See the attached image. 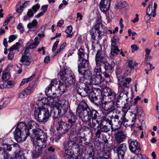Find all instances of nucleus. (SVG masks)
<instances>
[{
  "mask_svg": "<svg viewBox=\"0 0 159 159\" xmlns=\"http://www.w3.org/2000/svg\"><path fill=\"white\" fill-rule=\"evenodd\" d=\"M67 72L66 70H61L59 72L58 75L60 77L61 80H62L63 81H65L66 80V76L68 75V71Z\"/></svg>",
  "mask_w": 159,
  "mask_h": 159,
  "instance_id": "72a5a7b5",
  "label": "nucleus"
},
{
  "mask_svg": "<svg viewBox=\"0 0 159 159\" xmlns=\"http://www.w3.org/2000/svg\"><path fill=\"white\" fill-rule=\"evenodd\" d=\"M103 64H104V67L105 71L107 72H111L115 66V63L113 61L111 62L110 64L106 61Z\"/></svg>",
  "mask_w": 159,
  "mask_h": 159,
  "instance_id": "cd10ccee",
  "label": "nucleus"
},
{
  "mask_svg": "<svg viewBox=\"0 0 159 159\" xmlns=\"http://www.w3.org/2000/svg\"><path fill=\"white\" fill-rule=\"evenodd\" d=\"M102 120L100 119L96 118L92 119V123L91 124V127L94 128L96 126V125L98 124V125L97 126V128H98L99 127L100 124H101V123H102Z\"/></svg>",
  "mask_w": 159,
  "mask_h": 159,
  "instance_id": "79ce46f5",
  "label": "nucleus"
},
{
  "mask_svg": "<svg viewBox=\"0 0 159 159\" xmlns=\"http://www.w3.org/2000/svg\"><path fill=\"white\" fill-rule=\"evenodd\" d=\"M52 87L51 85H49L45 89V93L48 97H56L57 96L55 93L52 92L51 89Z\"/></svg>",
  "mask_w": 159,
  "mask_h": 159,
  "instance_id": "7c9ffc66",
  "label": "nucleus"
},
{
  "mask_svg": "<svg viewBox=\"0 0 159 159\" xmlns=\"http://www.w3.org/2000/svg\"><path fill=\"white\" fill-rule=\"evenodd\" d=\"M27 126H25V124L23 122H20L19 123L16 127V129H20L21 130L25 131Z\"/></svg>",
  "mask_w": 159,
  "mask_h": 159,
  "instance_id": "c03bdc74",
  "label": "nucleus"
},
{
  "mask_svg": "<svg viewBox=\"0 0 159 159\" xmlns=\"http://www.w3.org/2000/svg\"><path fill=\"white\" fill-rule=\"evenodd\" d=\"M119 51L118 46L111 44V54L113 56H115L118 54V52Z\"/></svg>",
  "mask_w": 159,
  "mask_h": 159,
  "instance_id": "e433bc0d",
  "label": "nucleus"
},
{
  "mask_svg": "<svg viewBox=\"0 0 159 159\" xmlns=\"http://www.w3.org/2000/svg\"><path fill=\"white\" fill-rule=\"evenodd\" d=\"M4 148H3L4 151V154L7 155V158L8 159L9 158V155L6 150L8 151H11L12 148H14L15 150L14 152L15 153V158L16 159H25V157L23 154L22 152H21L20 150V146L16 143L13 145L9 144H4Z\"/></svg>",
  "mask_w": 159,
  "mask_h": 159,
  "instance_id": "20e7f679",
  "label": "nucleus"
},
{
  "mask_svg": "<svg viewBox=\"0 0 159 159\" xmlns=\"http://www.w3.org/2000/svg\"><path fill=\"white\" fill-rule=\"evenodd\" d=\"M115 101H107L104 103L102 104V107L106 111H107L111 109L114 105Z\"/></svg>",
  "mask_w": 159,
  "mask_h": 159,
  "instance_id": "c85d7f7f",
  "label": "nucleus"
},
{
  "mask_svg": "<svg viewBox=\"0 0 159 159\" xmlns=\"http://www.w3.org/2000/svg\"><path fill=\"white\" fill-rule=\"evenodd\" d=\"M14 86V82L13 81L9 80L7 83L6 87L7 88H12Z\"/></svg>",
  "mask_w": 159,
  "mask_h": 159,
  "instance_id": "13d9d810",
  "label": "nucleus"
},
{
  "mask_svg": "<svg viewBox=\"0 0 159 159\" xmlns=\"http://www.w3.org/2000/svg\"><path fill=\"white\" fill-rule=\"evenodd\" d=\"M127 149V144L123 143L120 145V155L121 159H124V155Z\"/></svg>",
  "mask_w": 159,
  "mask_h": 159,
  "instance_id": "2f4dec72",
  "label": "nucleus"
},
{
  "mask_svg": "<svg viewBox=\"0 0 159 159\" xmlns=\"http://www.w3.org/2000/svg\"><path fill=\"white\" fill-rule=\"evenodd\" d=\"M84 86H80L77 90V92L78 94L81 96L85 97L89 95L93 91L92 86L89 84L88 85L84 84Z\"/></svg>",
  "mask_w": 159,
  "mask_h": 159,
  "instance_id": "9b49d317",
  "label": "nucleus"
},
{
  "mask_svg": "<svg viewBox=\"0 0 159 159\" xmlns=\"http://www.w3.org/2000/svg\"><path fill=\"white\" fill-rule=\"evenodd\" d=\"M29 49H27L26 46H25V48L23 49L21 52V53L23 56L27 55L29 53Z\"/></svg>",
  "mask_w": 159,
  "mask_h": 159,
  "instance_id": "e2e57ef3",
  "label": "nucleus"
},
{
  "mask_svg": "<svg viewBox=\"0 0 159 159\" xmlns=\"http://www.w3.org/2000/svg\"><path fill=\"white\" fill-rule=\"evenodd\" d=\"M31 132V133L30 132V134H28V136H30L32 140L33 141H35V140L37 139L40 138V137L43 135H47L46 133L39 128L33 129Z\"/></svg>",
  "mask_w": 159,
  "mask_h": 159,
  "instance_id": "4468645a",
  "label": "nucleus"
},
{
  "mask_svg": "<svg viewBox=\"0 0 159 159\" xmlns=\"http://www.w3.org/2000/svg\"><path fill=\"white\" fill-rule=\"evenodd\" d=\"M24 8L23 6L17 5L16 6V11L20 14L21 11L23 10Z\"/></svg>",
  "mask_w": 159,
  "mask_h": 159,
  "instance_id": "69168bd1",
  "label": "nucleus"
},
{
  "mask_svg": "<svg viewBox=\"0 0 159 159\" xmlns=\"http://www.w3.org/2000/svg\"><path fill=\"white\" fill-rule=\"evenodd\" d=\"M58 88L59 89L61 92L64 93L65 92L66 90V85L63 84H59L58 86Z\"/></svg>",
  "mask_w": 159,
  "mask_h": 159,
  "instance_id": "6e6d98bb",
  "label": "nucleus"
},
{
  "mask_svg": "<svg viewBox=\"0 0 159 159\" xmlns=\"http://www.w3.org/2000/svg\"><path fill=\"white\" fill-rule=\"evenodd\" d=\"M37 105L39 107L42 106L41 107H43L44 105H48V98H43L41 99H39L36 102Z\"/></svg>",
  "mask_w": 159,
  "mask_h": 159,
  "instance_id": "473e14b6",
  "label": "nucleus"
},
{
  "mask_svg": "<svg viewBox=\"0 0 159 159\" xmlns=\"http://www.w3.org/2000/svg\"><path fill=\"white\" fill-rule=\"evenodd\" d=\"M10 78V74L8 72L4 73L2 76V79L5 81L8 80Z\"/></svg>",
  "mask_w": 159,
  "mask_h": 159,
  "instance_id": "603ef678",
  "label": "nucleus"
},
{
  "mask_svg": "<svg viewBox=\"0 0 159 159\" xmlns=\"http://www.w3.org/2000/svg\"><path fill=\"white\" fill-rule=\"evenodd\" d=\"M111 3L101 0L99 4L100 10L103 13H106L110 7Z\"/></svg>",
  "mask_w": 159,
  "mask_h": 159,
  "instance_id": "b1692460",
  "label": "nucleus"
},
{
  "mask_svg": "<svg viewBox=\"0 0 159 159\" xmlns=\"http://www.w3.org/2000/svg\"><path fill=\"white\" fill-rule=\"evenodd\" d=\"M20 45L19 42H17L15 44L13 45L12 47L8 49L9 51L12 52L14 50L17 49L18 48V46Z\"/></svg>",
  "mask_w": 159,
  "mask_h": 159,
  "instance_id": "864d4df0",
  "label": "nucleus"
},
{
  "mask_svg": "<svg viewBox=\"0 0 159 159\" xmlns=\"http://www.w3.org/2000/svg\"><path fill=\"white\" fill-rule=\"evenodd\" d=\"M126 137V135L123 132L120 131V142L123 141Z\"/></svg>",
  "mask_w": 159,
  "mask_h": 159,
  "instance_id": "052dcab7",
  "label": "nucleus"
},
{
  "mask_svg": "<svg viewBox=\"0 0 159 159\" xmlns=\"http://www.w3.org/2000/svg\"><path fill=\"white\" fill-rule=\"evenodd\" d=\"M105 92V96L107 98V101H114L116 97V94L115 92L111 90L108 87H106L104 89Z\"/></svg>",
  "mask_w": 159,
  "mask_h": 159,
  "instance_id": "a211bd4d",
  "label": "nucleus"
},
{
  "mask_svg": "<svg viewBox=\"0 0 159 159\" xmlns=\"http://www.w3.org/2000/svg\"><path fill=\"white\" fill-rule=\"evenodd\" d=\"M14 133L15 138L18 143L25 141L29 134L28 132L21 130L19 129H16Z\"/></svg>",
  "mask_w": 159,
  "mask_h": 159,
  "instance_id": "1a4fd4ad",
  "label": "nucleus"
},
{
  "mask_svg": "<svg viewBox=\"0 0 159 159\" xmlns=\"http://www.w3.org/2000/svg\"><path fill=\"white\" fill-rule=\"evenodd\" d=\"M4 151L3 148L0 147V159H8L7 154V155H5Z\"/></svg>",
  "mask_w": 159,
  "mask_h": 159,
  "instance_id": "09e8293b",
  "label": "nucleus"
},
{
  "mask_svg": "<svg viewBox=\"0 0 159 159\" xmlns=\"http://www.w3.org/2000/svg\"><path fill=\"white\" fill-rule=\"evenodd\" d=\"M105 92H104V89H103V91L101 93V96L100 97V100L101 102L102 103V104L103 103H104L106 102L107 101V98H106V96H105Z\"/></svg>",
  "mask_w": 159,
  "mask_h": 159,
  "instance_id": "de8ad7c7",
  "label": "nucleus"
},
{
  "mask_svg": "<svg viewBox=\"0 0 159 159\" xmlns=\"http://www.w3.org/2000/svg\"><path fill=\"white\" fill-rule=\"evenodd\" d=\"M69 107L70 106L68 101L65 100L64 103H63L61 107H59V109H61L62 112H63V113L64 115L66 112H67V111Z\"/></svg>",
  "mask_w": 159,
  "mask_h": 159,
  "instance_id": "f704fd0d",
  "label": "nucleus"
},
{
  "mask_svg": "<svg viewBox=\"0 0 159 159\" xmlns=\"http://www.w3.org/2000/svg\"><path fill=\"white\" fill-rule=\"evenodd\" d=\"M32 41L30 40L26 44L27 49H33L36 48L37 46L39 44V42H34L32 43Z\"/></svg>",
  "mask_w": 159,
  "mask_h": 159,
  "instance_id": "4c0bfd02",
  "label": "nucleus"
},
{
  "mask_svg": "<svg viewBox=\"0 0 159 159\" xmlns=\"http://www.w3.org/2000/svg\"><path fill=\"white\" fill-rule=\"evenodd\" d=\"M151 3L148 6V9L147 10L146 15H152V2H151Z\"/></svg>",
  "mask_w": 159,
  "mask_h": 159,
  "instance_id": "4d7b16f0",
  "label": "nucleus"
},
{
  "mask_svg": "<svg viewBox=\"0 0 159 159\" xmlns=\"http://www.w3.org/2000/svg\"><path fill=\"white\" fill-rule=\"evenodd\" d=\"M63 113L59 109V107H55L51 111L50 116H52L54 120L61 117L62 120H63L62 118H65V117L63 116L64 115Z\"/></svg>",
  "mask_w": 159,
  "mask_h": 159,
  "instance_id": "dca6fc26",
  "label": "nucleus"
},
{
  "mask_svg": "<svg viewBox=\"0 0 159 159\" xmlns=\"http://www.w3.org/2000/svg\"><path fill=\"white\" fill-rule=\"evenodd\" d=\"M34 89V87L31 86H28L25 90L28 94H29L33 92Z\"/></svg>",
  "mask_w": 159,
  "mask_h": 159,
  "instance_id": "5fc2aeb1",
  "label": "nucleus"
},
{
  "mask_svg": "<svg viewBox=\"0 0 159 159\" xmlns=\"http://www.w3.org/2000/svg\"><path fill=\"white\" fill-rule=\"evenodd\" d=\"M129 148L130 151L138 155L139 154V152L141 148L140 147V143L136 140H129L128 141Z\"/></svg>",
  "mask_w": 159,
  "mask_h": 159,
  "instance_id": "9d476101",
  "label": "nucleus"
},
{
  "mask_svg": "<svg viewBox=\"0 0 159 159\" xmlns=\"http://www.w3.org/2000/svg\"><path fill=\"white\" fill-rule=\"evenodd\" d=\"M73 142L72 140H69L67 143H64L63 145V153L72 151V144Z\"/></svg>",
  "mask_w": 159,
  "mask_h": 159,
  "instance_id": "a878e982",
  "label": "nucleus"
},
{
  "mask_svg": "<svg viewBox=\"0 0 159 159\" xmlns=\"http://www.w3.org/2000/svg\"><path fill=\"white\" fill-rule=\"evenodd\" d=\"M128 4L126 2L122 1L120 2V8H124L126 7Z\"/></svg>",
  "mask_w": 159,
  "mask_h": 159,
  "instance_id": "338daca9",
  "label": "nucleus"
},
{
  "mask_svg": "<svg viewBox=\"0 0 159 159\" xmlns=\"http://www.w3.org/2000/svg\"><path fill=\"white\" fill-rule=\"evenodd\" d=\"M28 94L27 93L26 91L25 90L22 91L19 94V97L21 98H26L27 97Z\"/></svg>",
  "mask_w": 159,
  "mask_h": 159,
  "instance_id": "680f3d73",
  "label": "nucleus"
},
{
  "mask_svg": "<svg viewBox=\"0 0 159 159\" xmlns=\"http://www.w3.org/2000/svg\"><path fill=\"white\" fill-rule=\"evenodd\" d=\"M37 125L36 123L34 121H29L27 125V128L26 129L25 132H28L29 134H30V130L31 129H34V127H36Z\"/></svg>",
  "mask_w": 159,
  "mask_h": 159,
  "instance_id": "c9c22d12",
  "label": "nucleus"
},
{
  "mask_svg": "<svg viewBox=\"0 0 159 159\" xmlns=\"http://www.w3.org/2000/svg\"><path fill=\"white\" fill-rule=\"evenodd\" d=\"M127 63L128 66L131 69L134 68V66L133 65V61L132 60H128Z\"/></svg>",
  "mask_w": 159,
  "mask_h": 159,
  "instance_id": "774afa93",
  "label": "nucleus"
},
{
  "mask_svg": "<svg viewBox=\"0 0 159 159\" xmlns=\"http://www.w3.org/2000/svg\"><path fill=\"white\" fill-rule=\"evenodd\" d=\"M71 127L67 123L63 121H58L56 129L58 134L61 135H62L66 133Z\"/></svg>",
  "mask_w": 159,
  "mask_h": 159,
  "instance_id": "ddd939ff",
  "label": "nucleus"
},
{
  "mask_svg": "<svg viewBox=\"0 0 159 159\" xmlns=\"http://www.w3.org/2000/svg\"><path fill=\"white\" fill-rule=\"evenodd\" d=\"M84 140V136H81L80 135V133L77 136L73 137V139L72 141H74L75 142H76L78 143H82L83 140Z\"/></svg>",
  "mask_w": 159,
  "mask_h": 159,
  "instance_id": "a19ab883",
  "label": "nucleus"
},
{
  "mask_svg": "<svg viewBox=\"0 0 159 159\" xmlns=\"http://www.w3.org/2000/svg\"><path fill=\"white\" fill-rule=\"evenodd\" d=\"M47 135H43L40 137V138L37 139L35 140V141L33 142L36 143L37 147L42 148H45L47 145Z\"/></svg>",
  "mask_w": 159,
  "mask_h": 159,
  "instance_id": "6ab92c4d",
  "label": "nucleus"
},
{
  "mask_svg": "<svg viewBox=\"0 0 159 159\" xmlns=\"http://www.w3.org/2000/svg\"><path fill=\"white\" fill-rule=\"evenodd\" d=\"M43 150L40 147H36L34 148L32 152L33 157L35 158L39 157L42 154Z\"/></svg>",
  "mask_w": 159,
  "mask_h": 159,
  "instance_id": "c756f323",
  "label": "nucleus"
},
{
  "mask_svg": "<svg viewBox=\"0 0 159 159\" xmlns=\"http://www.w3.org/2000/svg\"><path fill=\"white\" fill-rule=\"evenodd\" d=\"M89 108L84 100H82L78 104L76 110V115L81 119L84 115V111Z\"/></svg>",
  "mask_w": 159,
  "mask_h": 159,
  "instance_id": "f8f14e48",
  "label": "nucleus"
},
{
  "mask_svg": "<svg viewBox=\"0 0 159 159\" xmlns=\"http://www.w3.org/2000/svg\"><path fill=\"white\" fill-rule=\"evenodd\" d=\"M20 61L25 65L29 66L30 63L31 61L29 56H23L22 57Z\"/></svg>",
  "mask_w": 159,
  "mask_h": 159,
  "instance_id": "58836bf2",
  "label": "nucleus"
},
{
  "mask_svg": "<svg viewBox=\"0 0 159 159\" xmlns=\"http://www.w3.org/2000/svg\"><path fill=\"white\" fill-rule=\"evenodd\" d=\"M129 107L130 106L128 105V103H125L124 106L122 109V111H121V112H120V113L122 114V117L121 118V120H122L121 123V125L123 124L124 125H125V124L124 123H125L127 121V120L125 118V116L129 108H127V107Z\"/></svg>",
  "mask_w": 159,
  "mask_h": 159,
  "instance_id": "4be33fe9",
  "label": "nucleus"
},
{
  "mask_svg": "<svg viewBox=\"0 0 159 159\" xmlns=\"http://www.w3.org/2000/svg\"><path fill=\"white\" fill-rule=\"evenodd\" d=\"M119 116L115 115L112 119L113 121L109 120V124L111 125V132L114 134V147L113 151L117 153L118 158H119Z\"/></svg>",
  "mask_w": 159,
  "mask_h": 159,
  "instance_id": "f257e3e1",
  "label": "nucleus"
},
{
  "mask_svg": "<svg viewBox=\"0 0 159 159\" xmlns=\"http://www.w3.org/2000/svg\"><path fill=\"white\" fill-rule=\"evenodd\" d=\"M75 79L74 73L71 71H68V75L66 76V80L64 81L65 83L67 82L68 84L71 85L74 84L75 83Z\"/></svg>",
  "mask_w": 159,
  "mask_h": 159,
  "instance_id": "5701e85b",
  "label": "nucleus"
},
{
  "mask_svg": "<svg viewBox=\"0 0 159 159\" xmlns=\"http://www.w3.org/2000/svg\"><path fill=\"white\" fill-rule=\"evenodd\" d=\"M73 142L72 148L74 149L75 152H76L77 153H79L80 151V148L79 144L76 142H75L74 141Z\"/></svg>",
  "mask_w": 159,
  "mask_h": 159,
  "instance_id": "37998d69",
  "label": "nucleus"
},
{
  "mask_svg": "<svg viewBox=\"0 0 159 159\" xmlns=\"http://www.w3.org/2000/svg\"><path fill=\"white\" fill-rule=\"evenodd\" d=\"M94 69L93 76L101 75L100 73L102 71V68L101 66H96Z\"/></svg>",
  "mask_w": 159,
  "mask_h": 159,
  "instance_id": "49530a36",
  "label": "nucleus"
},
{
  "mask_svg": "<svg viewBox=\"0 0 159 159\" xmlns=\"http://www.w3.org/2000/svg\"><path fill=\"white\" fill-rule=\"evenodd\" d=\"M107 55L101 49H98L95 55V61L96 66H101L106 62Z\"/></svg>",
  "mask_w": 159,
  "mask_h": 159,
  "instance_id": "0eeeda50",
  "label": "nucleus"
},
{
  "mask_svg": "<svg viewBox=\"0 0 159 159\" xmlns=\"http://www.w3.org/2000/svg\"><path fill=\"white\" fill-rule=\"evenodd\" d=\"M78 57V61L80 62L78 64V69L80 72L82 71H84L85 70L84 68H86L88 66L89 61L88 60L89 54L84 53L83 49L80 48L77 52Z\"/></svg>",
  "mask_w": 159,
  "mask_h": 159,
  "instance_id": "f03ea898",
  "label": "nucleus"
},
{
  "mask_svg": "<svg viewBox=\"0 0 159 159\" xmlns=\"http://www.w3.org/2000/svg\"><path fill=\"white\" fill-rule=\"evenodd\" d=\"M63 153L65 159H77L79 157V155L75 156L72 151Z\"/></svg>",
  "mask_w": 159,
  "mask_h": 159,
  "instance_id": "bb28decb",
  "label": "nucleus"
},
{
  "mask_svg": "<svg viewBox=\"0 0 159 159\" xmlns=\"http://www.w3.org/2000/svg\"><path fill=\"white\" fill-rule=\"evenodd\" d=\"M119 43V39L116 35H114L111 39V44L117 45Z\"/></svg>",
  "mask_w": 159,
  "mask_h": 159,
  "instance_id": "a18cd8bd",
  "label": "nucleus"
},
{
  "mask_svg": "<svg viewBox=\"0 0 159 159\" xmlns=\"http://www.w3.org/2000/svg\"><path fill=\"white\" fill-rule=\"evenodd\" d=\"M66 115L67 116L66 118L67 120L68 124L72 127H74V126L76 125V127H75L76 131L80 130L81 129L82 126L79 124L76 125V121L77 118L74 113L71 111H69L67 112Z\"/></svg>",
  "mask_w": 159,
  "mask_h": 159,
  "instance_id": "423d86ee",
  "label": "nucleus"
},
{
  "mask_svg": "<svg viewBox=\"0 0 159 159\" xmlns=\"http://www.w3.org/2000/svg\"><path fill=\"white\" fill-rule=\"evenodd\" d=\"M102 26V24L98 23L93 26L90 31V34L92 38L94 40L95 39V37L97 36L100 38L101 36L100 34L102 32L99 29L100 26Z\"/></svg>",
  "mask_w": 159,
  "mask_h": 159,
  "instance_id": "2eb2a0df",
  "label": "nucleus"
},
{
  "mask_svg": "<svg viewBox=\"0 0 159 159\" xmlns=\"http://www.w3.org/2000/svg\"><path fill=\"white\" fill-rule=\"evenodd\" d=\"M127 83L125 82L122 84L123 87L120 86V98H124L127 101L129 99L128 97V90L129 88L126 87Z\"/></svg>",
  "mask_w": 159,
  "mask_h": 159,
  "instance_id": "f3484780",
  "label": "nucleus"
},
{
  "mask_svg": "<svg viewBox=\"0 0 159 159\" xmlns=\"http://www.w3.org/2000/svg\"><path fill=\"white\" fill-rule=\"evenodd\" d=\"M84 115L81 120L83 122L88 123H91V118L92 119L97 118V117L99 115L97 111L95 110H91L90 108L84 111Z\"/></svg>",
  "mask_w": 159,
  "mask_h": 159,
  "instance_id": "39448f33",
  "label": "nucleus"
},
{
  "mask_svg": "<svg viewBox=\"0 0 159 159\" xmlns=\"http://www.w3.org/2000/svg\"><path fill=\"white\" fill-rule=\"evenodd\" d=\"M54 97H48V105H52L54 104V99L53 98Z\"/></svg>",
  "mask_w": 159,
  "mask_h": 159,
  "instance_id": "0e129e2a",
  "label": "nucleus"
},
{
  "mask_svg": "<svg viewBox=\"0 0 159 159\" xmlns=\"http://www.w3.org/2000/svg\"><path fill=\"white\" fill-rule=\"evenodd\" d=\"M98 128L100 129H98L95 133L96 137L98 138L100 137L101 132L107 133L110 130V129L108 128L107 125H104L102 123H101Z\"/></svg>",
  "mask_w": 159,
  "mask_h": 159,
  "instance_id": "412c9836",
  "label": "nucleus"
},
{
  "mask_svg": "<svg viewBox=\"0 0 159 159\" xmlns=\"http://www.w3.org/2000/svg\"><path fill=\"white\" fill-rule=\"evenodd\" d=\"M72 30V27L71 25L68 26L67 29L66 30V33L68 34L66 35L67 37H71L72 34H71Z\"/></svg>",
  "mask_w": 159,
  "mask_h": 159,
  "instance_id": "8fccbe9b",
  "label": "nucleus"
},
{
  "mask_svg": "<svg viewBox=\"0 0 159 159\" xmlns=\"http://www.w3.org/2000/svg\"><path fill=\"white\" fill-rule=\"evenodd\" d=\"M85 70L84 71H82L80 72L79 69H78V71L80 74L79 83L80 85L84 86V84H86L87 82L86 81L87 79H90L92 77V73L90 70H88L87 68H84Z\"/></svg>",
  "mask_w": 159,
  "mask_h": 159,
  "instance_id": "6e6552de",
  "label": "nucleus"
},
{
  "mask_svg": "<svg viewBox=\"0 0 159 159\" xmlns=\"http://www.w3.org/2000/svg\"><path fill=\"white\" fill-rule=\"evenodd\" d=\"M38 22L35 19L33 20L31 22L29 23L27 25V28L29 29L36 28L37 26Z\"/></svg>",
  "mask_w": 159,
  "mask_h": 159,
  "instance_id": "ea45409f",
  "label": "nucleus"
},
{
  "mask_svg": "<svg viewBox=\"0 0 159 159\" xmlns=\"http://www.w3.org/2000/svg\"><path fill=\"white\" fill-rule=\"evenodd\" d=\"M93 148V146L91 145H88L85 147V153L88 155L89 156V157H92L93 159L94 155V151Z\"/></svg>",
  "mask_w": 159,
  "mask_h": 159,
  "instance_id": "393cba45",
  "label": "nucleus"
},
{
  "mask_svg": "<svg viewBox=\"0 0 159 159\" xmlns=\"http://www.w3.org/2000/svg\"><path fill=\"white\" fill-rule=\"evenodd\" d=\"M34 76V75H32L30 76V77L24 79L22 80L20 84V86H22L25 84V83H27L31 81L32 79V78Z\"/></svg>",
  "mask_w": 159,
  "mask_h": 159,
  "instance_id": "3c124183",
  "label": "nucleus"
},
{
  "mask_svg": "<svg viewBox=\"0 0 159 159\" xmlns=\"http://www.w3.org/2000/svg\"><path fill=\"white\" fill-rule=\"evenodd\" d=\"M90 85H98L100 84L104 80V79L101 75L92 76L91 79L89 80Z\"/></svg>",
  "mask_w": 159,
  "mask_h": 159,
  "instance_id": "aec40b11",
  "label": "nucleus"
},
{
  "mask_svg": "<svg viewBox=\"0 0 159 159\" xmlns=\"http://www.w3.org/2000/svg\"><path fill=\"white\" fill-rule=\"evenodd\" d=\"M34 116L39 122H46L50 116V114L48 109L39 107L35 109Z\"/></svg>",
  "mask_w": 159,
  "mask_h": 159,
  "instance_id": "7ed1b4c3",
  "label": "nucleus"
},
{
  "mask_svg": "<svg viewBox=\"0 0 159 159\" xmlns=\"http://www.w3.org/2000/svg\"><path fill=\"white\" fill-rule=\"evenodd\" d=\"M131 159H148L145 155H143L140 153L134 158H131Z\"/></svg>",
  "mask_w": 159,
  "mask_h": 159,
  "instance_id": "bf43d9fd",
  "label": "nucleus"
}]
</instances>
